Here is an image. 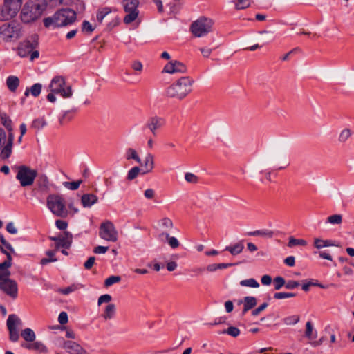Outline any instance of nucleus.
Returning a JSON list of instances; mask_svg holds the SVG:
<instances>
[{"instance_id":"f257e3e1","label":"nucleus","mask_w":354,"mask_h":354,"mask_svg":"<svg viewBox=\"0 0 354 354\" xmlns=\"http://www.w3.org/2000/svg\"><path fill=\"white\" fill-rule=\"evenodd\" d=\"M22 326L21 319L15 314H10L6 321V326L9 333V340L17 342L20 335L24 339L23 343H32L36 339L35 332L29 328H26L19 333V328Z\"/></svg>"},{"instance_id":"f03ea898","label":"nucleus","mask_w":354,"mask_h":354,"mask_svg":"<svg viewBox=\"0 0 354 354\" xmlns=\"http://www.w3.org/2000/svg\"><path fill=\"white\" fill-rule=\"evenodd\" d=\"M194 83L189 76L182 77L167 88L165 95L169 98L183 100L192 92Z\"/></svg>"},{"instance_id":"7ed1b4c3","label":"nucleus","mask_w":354,"mask_h":354,"mask_svg":"<svg viewBox=\"0 0 354 354\" xmlns=\"http://www.w3.org/2000/svg\"><path fill=\"white\" fill-rule=\"evenodd\" d=\"M76 20V12L70 8H62L57 10L53 16L46 17L43 22L46 28H53L66 26Z\"/></svg>"},{"instance_id":"20e7f679","label":"nucleus","mask_w":354,"mask_h":354,"mask_svg":"<svg viewBox=\"0 0 354 354\" xmlns=\"http://www.w3.org/2000/svg\"><path fill=\"white\" fill-rule=\"evenodd\" d=\"M39 36L33 34L21 42L18 46V55L25 57L30 55V59L33 60L39 55V51L35 50L39 45Z\"/></svg>"},{"instance_id":"39448f33","label":"nucleus","mask_w":354,"mask_h":354,"mask_svg":"<svg viewBox=\"0 0 354 354\" xmlns=\"http://www.w3.org/2000/svg\"><path fill=\"white\" fill-rule=\"evenodd\" d=\"M46 205L48 209L56 216L66 218L68 211L64 198L59 194H52L47 196Z\"/></svg>"},{"instance_id":"423d86ee","label":"nucleus","mask_w":354,"mask_h":354,"mask_svg":"<svg viewBox=\"0 0 354 354\" xmlns=\"http://www.w3.org/2000/svg\"><path fill=\"white\" fill-rule=\"evenodd\" d=\"M44 10L38 0H30L25 3L21 12V19L24 23H30L38 19Z\"/></svg>"},{"instance_id":"0eeeda50","label":"nucleus","mask_w":354,"mask_h":354,"mask_svg":"<svg viewBox=\"0 0 354 354\" xmlns=\"http://www.w3.org/2000/svg\"><path fill=\"white\" fill-rule=\"evenodd\" d=\"M0 35L6 41L17 40L22 35L21 26L16 21L4 24L0 27Z\"/></svg>"},{"instance_id":"6e6552de","label":"nucleus","mask_w":354,"mask_h":354,"mask_svg":"<svg viewBox=\"0 0 354 354\" xmlns=\"http://www.w3.org/2000/svg\"><path fill=\"white\" fill-rule=\"evenodd\" d=\"M213 24L211 19L200 17L192 24L190 30L195 37H201L212 32Z\"/></svg>"},{"instance_id":"1a4fd4ad","label":"nucleus","mask_w":354,"mask_h":354,"mask_svg":"<svg viewBox=\"0 0 354 354\" xmlns=\"http://www.w3.org/2000/svg\"><path fill=\"white\" fill-rule=\"evenodd\" d=\"M17 174L16 178L19 181L21 186L28 187L33 184L37 172L26 165H21L17 167Z\"/></svg>"},{"instance_id":"9d476101","label":"nucleus","mask_w":354,"mask_h":354,"mask_svg":"<svg viewBox=\"0 0 354 354\" xmlns=\"http://www.w3.org/2000/svg\"><path fill=\"white\" fill-rule=\"evenodd\" d=\"M13 141V133H9L7 138L5 131L2 128H0V158L2 160H6L10 156Z\"/></svg>"},{"instance_id":"9b49d317","label":"nucleus","mask_w":354,"mask_h":354,"mask_svg":"<svg viewBox=\"0 0 354 354\" xmlns=\"http://www.w3.org/2000/svg\"><path fill=\"white\" fill-rule=\"evenodd\" d=\"M21 0H4L3 5L1 8V20H7L17 14V11L21 6Z\"/></svg>"},{"instance_id":"f8f14e48","label":"nucleus","mask_w":354,"mask_h":354,"mask_svg":"<svg viewBox=\"0 0 354 354\" xmlns=\"http://www.w3.org/2000/svg\"><path fill=\"white\" fill-rule=\"evenodd\" d=\"M99 236L101 239L111 242H115L118 236V231L113 223L110 221H106L101 223L99 229Z\"/></svg>"},{"instance_id":"ddd939ff","label":"nucleus","mask_w":354,"mask_h":354,"mask_svg":"<svg viewBox=\"0 0 354 354\" xmlns=\"http://www.w3.org/2000/svg\"><path fill=\"white\" fill-rule=\"evenodd\" d=\"M123 7L127 15L124 17V22L129 24L134 21L138 17L139 11L138 7V0H123Z\"/></svg>"},{"instance_id":"4468645a","label":"nucleus","mask_w":354,"mask_h":354,"mask_svg":"<svg viewBox=\"0 0 354 354\" xmlns=\"http://www.w3.org/2000/svg\"><path fill=\"white\" fill-rule=\"evenodd\" d=\"M165 124V120L163 118L153 115L147 119L145 124V128L148 129L153 136H156L158 130L163 127Z\"/></svg>"},{"instance_id":"2eb2a0df","label":"nucleus","mask_w":354,"mask_h":354,"mask_svg":"<svg viewBox=\"0 0 354 354\" xmlns=\"http://www.w3.org/2000/svg\"><path fill=\"white\" fill-rule=\"evenodd\" d=\"M0 290L12 299L17 297L18 286L17 282L13 279L0 281Z\"/></svg>"},{"instance_id":"dca6fc26","label":"nucleus","mask_w":354,"mask_h":354,"mask_svg":"<svg viewBox=\"0 0 354 354\" xmlns=\"http://www.w3.org/2000/svg\"><path fill=\"white\" fill-rule=\"evenodd\" d=\"M163 72L171 74L177 73H185L187 72V67L178 61H171L165 65Z\"/></svg>"},{"instance_id":"f3484780","label":"nucleus","mask_w":354,"mask_h":354,"mask_svg":"<svg viewBox=\"0 0 354 354\" xmlns=\"http://www.w3.org/2000/svg\"><path fill=\"white\" fill-rule=\"evenodd\" d=\"M21 346L24 348L34 351L39 354H46L48 352L46 346L40 341H34L32 343H21Z\"/></svg>"},{"instance_id":"a211bd4d","label":"nucleus","mask_w":354,"mask_h":354,"mask_svg":"<svg viewBox=\"0 0 354 354\" xmlns=\"http://www.w3.org/2000/svg\"><path fill=\"white\" fill-rule=\"evenodd\" d=\"M63 340V348L70 354H86V351L73 341Z\"/></svg>"},{"instance_id":"6ab92c4d","label":"nucleus","mask_w":354,"mask_h":354,"mask_svg":"<svg viewBox=\"0 0 354 354\" xmlns=\"http://www.w3.org/2000/svg\"><path fill=\"white\" fill-rule=\"evenodd\" d=\"M60 241L55 244L56 250H58L60 247L68 249L73 241V235L71 232L68 231H65L63 234H60Z\"/></svg>"},{"instance_id":"aec40b11","label":"nucleus","mask_w":354,"mask_h":354,"mask_svg":"<svg viewBox=\"0 0 354 354\" xmlns=\"http://www.w3.org/2000/svg\"><path fill=\"white\" fill-rule=\"evenodd\" d=\"M65 85V80L62 76H56L52 80L49 85V89L52 93H59Z\"/></svg>"},{"instance_id":"412c9836","label":"nucleus","mask_w":354,"mask_h":354,"mask_svg":"<svg viewBox=\"0 0 354 354\" xmlns=\"http://www.w3.org/2000/svg\"><path fill=\"white\" fill-rule=\"evenodd\" d=\"M243 303V309L242 310V315H244L248 310L253 308L257 304V299L252 296H246L243 298V301L239 303Z\"/></svg>"},{"instance_id":"4be33fe9","label":"nucleus","mask_w":354,"mask_h":354,"mask_svg":"<svg viewBox=\"0 0 354 354\" xmlns=\"http://www.w3.org/2000/svg\"><path fill=\"white\" fill-rule=\"evenodd\" d=\"M98 198L93 194H85L82 196L81 202L84 207H90L97 203Z\"/></svg>"},{"instance_id":"5701e85b","label":"nucleus","mask_w":354,"mask_h":354,"mask_svg":"<svg viewBox=\"0 0 354 354\" xmlns=\"http://www.w3.org/2000/svg\"><path fill=\"white\" fill-rule=\"evenodd\" d=\"M144 167L145 170L142 174L151 172L154 167V156L151 153H147L144 160Z\"/></svg>"},{"instance_id":"b1692460","label":"nucleus","mask_w":354,"mask_h":354,"mask_svg":"<svg viewBox=\"0 0 354 354\" xmlns=\"http://www.w3.org/2000/svg\"><path fill=\"white\" fill-rule=\"evenodd\" d=\"M42 85L39 83H36L33 84L30 88H26L24 95L28 97L30 94L35 97H38L41 91Z\"/></svg>"},{"instance_id":"393cba45","label":"nucleus","mask_w":354,"mask_h":354,"mask_svg":"<svg viewBox=\"0 0 354 354\" xmlns=\"http://www.w3.org/2000/svg\"><path fill=\"white\" fill-rule=\"evenodd\" d=\"M115 305L114 304H109L107 306H106L104 312L102 315V317L105 320L111 319L113 318L115 314Z\"/></svg>"},{"instance_id":"a878e982","label":"nucleus","mask_w":354,"mask_h":354,"mask_svg":"<svg viewBox=\"0 0 354 354\" xmlns=\"http://www.w3.org/2000/svg\"><path fill=\"white\" fill-rule=\"evenodd\" d=\"M6 85L10 91L14 92L19 85V80L16 76H9L6 80Z\"/></svg>"},{"instance_id":"bb28decb","label":"nucleus","mask_w":354,"mask_h":354,"mask_svg":"<svg viewBox=\"0 0 354 354\" xmlns=\"http://www.w3.org/2000/svg\"><path fill=\"white\" fill-rule=\"evenodd\" d=\"M248 236H262L265 238H272L274 235V232L270 230L264 229V230H258L253 232H248Z\"/></svg>"},{"instance_id":"cd10ccee","label":"nucleus","mask_w":354,"mask_h":354,"mask_svg":"<svg viewBox=\"0 0 354 354\" xmlns=\"http://www.w3.org/2000/svg\"><path fill=\"white\" fill-rule=\"evenodd\" d=\"M244 245L242 242H239L234 245L227 246L225 250L230 252L231 254L235 256L242 252Z\"/></svg>"},{"instance_id":"c85d7f7f","label":"nucleus","mask_w":354,"mask_h":354,"mask_svg":"<svg viewBox=\"0 0 354 354\" xmlns=\"http://www.w3.org/2000/svg\"><path fill=\"white\" fill-rule=\"evenodd\" d=\"M0 120L2 125H3L9 133H12V120L7 115V114L4 112H0Z\"/></svg>"},{"instance_id":"c756f323","label":"nucleus","mask_w":354,"mask_h":354,"mask_svg":"<svg viewBox=\"0 0 354 354\" xmlns=\"http://www.w3.org/2000/svg\"><path fill=\"white\" fill-rule=\"evenodd\" d=\"M125 158L127 160H134L138 163H141V159L136 151L133 148H128L125 152Z\"/></svg>"},{"instance_id":"7c9ffc66","label":"nucleus","mask_w":354,"mask_h":354,"mask_svg":"<svg viewBox=\"0 0 354 354\" xmlns=\"http://www.w3.org/2000/svg\"><path fill=\"white\" fill-rule=\"evenodd\" d=\"M37 182L38 184L39 189L40 190L46 191L48 189V179L46 175H44V174L39 175L38 176Z\"/></svg>"},{"instance_id":"2f4dec72","label":"nucleus","mask_w":354,"mask_h":354,"mask_svg":"<svg viewBox=\"0 0 354 354\" xmlns=\"http://www.w3.org/2000/svg\"><path fill=\"white\" fill-rule=\"evenodd\" d=\"M352 131L350 129L346 128L341 131L338 136V141L340 143H345L351 136Z\"/></svg>"},{"instance_id":"473e14b6","label":"nucleus","mask_w":354,"mask_h":354,"mask_svg":"<svg viewBox=\"0 0 354 354\" xmlns=\"http://www.w3.org/2000/svg\"><path fill=\"white\" fill-rule=\"evenodd\" d=\"M307 244V241L304 239H297L293 236H290L289 237V241L287 245L288 248H293L297 245L306 246Z\"/></svg>"},{"instance_id":"72a5a7b5","label":"nucleus","mask_w":354,"mask_h":354,"mask_svg":"<svg viewBox=\"0 0 354 354\" xmlns=\"http://www.w3.org/2000/svg\"><path fill=\"white\" fill-rule=\"evenodd\" d=\"M111 12V10L110 8L105 7L97 11V20L100 24H102L103 21V19Z\"/></svg>"},{"instance_id":"f704fd0d","label":"nucleus","mask_w":354,"mask_h":354,"mask_svg":"<svg viewBox=\"0 0 354 354\" xmlns=\"http://www.w3.org/2000/svg\"><path fill=\"white\" fill-rule=\"evenodd\" d=\"M218 334H227L233 337H236L240 335V330L234 326H230L227 329L219 331Z\"/></svg>"},{"instance_id":"c9c22d12","label":"nucleus","mask_w":354,"mask_h":354,"mask_svg":"<svg viewBox=\"0 0 354 354\" xmlns=\"http://www.w3.org/2000/svg\"><path fill=\"white\" fill-rule=\"evenodd\" d=\"M241 286L251 287V288H259V283L257 281L253 278L244 279L240 281Z\"/></svg>"},{"instance_id":"e433bc0d","label":"nucleus","mask_w":354,"mask_h":354,"mask_svg":"<svg viewBox=\"0 0 354 354\" xmlns=\"http://www.w3.org/2000/svg\"><path fill=\"white\" fill-rule=\"evenodd\" d=\"M315 330L311 322H307L306 324L305 337L309 340L313 339V332Z\"/></svg>"},{"instance_id":"4c0bfd02","label":"nucleus","mask_w":354,"mask_h":354,"mask_svg":"<svg viewBox=\"0 0 354 354\" xmlns=\"http://www.w3.org/2000/svg\"><path fill=\"white\" fill-rule=\"evenodd\" d=\"M82 180H79L73 181V182H64L63 185L68 189L77 190L79 188L80 184H82Z\"/></svg>"},{"instance_id":"58836bf2","label":"nucleus","mask_w":354,"mask_h":354,"mask_svg":"<svg viewBox=\"0 0 354 354\" xmlns=\"http://www.w3.org/2000/svg\"><path fill=\"white\" fill-rule=\"evenodd\" d=\"M327 221L333 225H339L342 222V216L341 214H333L327 218Z\"/></svg>"},{"instance_id":"ea45409f","label":"nucleus","mask_w":354,"mask_h":354,"mask_svg":"<svg viewBox=\"0 0 354 354\" xmlns=\"http://www.w3.org/2000/svg\"><path fill=\"white\" fill-rule=\"evenodd\" d=\"M299 315H292L284 318L283 322L286 325H294L299 322Z\"/></svg>"},{"instance_id":"a19ab883","label":"nucleus","mask_w":354,"mask_h":354,"mask_svg":"<svg viewBox=\"0 0 354 354\" xmlns=\"http://www.w3.org/2000/svg\"><path fill=\"white\" fill-rule=\"evenodd\" d=\"M46 121L44 118H37L32 121L31 127L35 129H39L46 125Z\"/></svg>"},{"instance_id":"79ce46f5","label":"nucleus","mask_w":354,"mask_h":354,"mask_svg":"<svg viewBox=\"0 0 354 354\" xmlns=\"http://www.w3.org/2000/svg\"><path fill=\"white\" fill-rule=\"evenodd\" d=\"M274 289L277 290H280L283 286H285L286 281L282 277H276L274 279Z\"/></svg>"},{"instance_id":"37998d69","label":"nucleus","mask_w":354,"mask_h":354,"mask_svg":"<svg viewBox=\"0 0 354 354\" xmlns=\"http://www.w3.org/2000/svg\"><path fill=\"white\" fill-rule=\"evenodd\" d=\"M121 281V277L120 276H111L108 277L104 281V286L106 287H109L114 283H118Z\"/></svg>"},{"instance_id":"c03bdc74","label":"nucleus","mask_w":354,"mask_h":354,"mask_svg":"<svg viewBox=\"0 0 354 354\" xmlns=\"http://www.w3.org/2000/svg\"><path fill=\"white\" fill-rule=\"evenodd\" d=\"M140 169L138 167L131 168L127 174V179L132 180L135 179L139 174Z\"/></svg>"},{"instance_id":"a18cd8bd","label":"nucleus","mask_w":354,"mask_h":354,"mask_svg":"<svg viewBox=\"0 0 354 354\" xmlns=\"http://www.w3.org/2000/svg\"><path fill=\"white\" fill-rule=\"evenodd\" d=\"M185 179L187 182L192 184H196L198 182V177L191 172H187L185 174Z\"/></svg>"},{"instance_id":"49530a36","label":"nucleus","mask_w":354,"mask_h":354,"mask_svg":"<svg viewBox=\"0 0 354 354\" xmlns=\"http://www.w3.org/2000/svg\"><path fill=\"white\" fill-rule=\"evenodd\" d=\"M296 294L292 292H276L274 295V298L276 299H282L284 298H289L295 297Z\"/></svg>"},{"instance_id":"de8ad7c7","label":"nucleus","mask_w":354,"mask_h":354,"mask_svg":"<svg viewBox=\"0 0 354 354\" xmlns=\"http://www.w3.org/2000/svg\"><path fill=\"white\" fill-rule=\"evenodd\" d=\"M250 5V0H238L235 6L237 10H242L249 7Z\"/></svg>"},{"instance_id":"09e8293b","label":"nucleus","mask_w":354,"mask_h":354,"mask_svg":"<svg viewBox=\"0 0 354 354\" xmlns=\"http://www.w3.org/2000/svg\"><path fill=\"white\" fill-rule=\"evenodd\" d=\"M160 223H161V225L162 226V227H164L165 229L169 230V229L173 228V227H174L172 221L167 217H165L162 219H161Z\"/></svg>"},{"instance_id":"8fccbe9b","label":"nucleus","mask_w":354,"mask_h":354,"mask_svg":"<svg viewBox=\"0 0 354 354\" xmlns=\"http://www.w3.org/2000/svg\"><path fill=\"white\" fill-rule=\"evenodd\" d=\"M313 246L318 250L325 248V241L319 238H315L313 240Z\"/></svg>"},{"instance_id":"3c124183","label":"nucleus","mask_w":354,"mask_h":354,"mask_svg":"<svg viewBox=\"0 0 354 354\" xmlns=\"http://www.w3.org/2000/svg\"><path fill=\"white\" fill-rule=\"evenodd\" d=\"M94 30L92 25L88 21H84L82 25V31L91 33Z\"/></svg>"},{"instance_id":"603ef678","label":"nucleus","mask_w":354,"mask_h":354,"mask_svg":"<svg viewBox=\"0 0 354 354\" xmlns=\"http://www.w3.org/2000/svg\"><path fill=\"white\" fill-rule=\"evenodd\" d=\"M8 269L0 270V281L11 280L10 278V272Z\"/></svg>"},{"instance_id":"864d4df0","label":"nucleus","mask_w":354,"mask_h":354,"mask_svg":"<svg viewBox=\"0 0 354 354\" xmlns=\"http://www.w3.org/2000/svg\"><path fill=\"white\" fill-rule=\"evenodd\" d=\"M267 307H268V303L264 302L262 304H261L259 307H257V308L253 310L252 312V315L253 316H257L262 311H263Z\"/></svg>"},{"instance_id":"5fc2aeb1","label":"nucleus","mask_w":354,"mask_h":354,"mask_svg":"<svg viewBox=\"0 0 354 354\" xmlns=\"http://www.w3.org/2000/svg\"><path fill=\"white\" fill-rule=\"evenodd\" d=\"M167 242L169 244V245L173 249L177 248L180 245V242L174 236H171V238H169Z\"/></svg>"},{"instance_id":"6e6d98bb","label":"nucleus","mask_w":354,"mask_h":354,"mask_svg":"<svg viewBox=\"0 0 354 354\" xmlns=\"http://www.w3.org/2000/svg\"><path fill=\"white\" fill-rule=\"evenodd\" d=\"M111 299H112V297L110 295L105 294V295H101L98 298L97 304H98V306H100L102 303H109V301H111Z\"/></svg>"},{"instance_id":"4d7b16f0","label":"nucleus","mask_w":354,"mask_h":354,"mask_svg":"<svg viewBox=\"0 0 354 354\" xmlns=\"http://www.w3.org/2000/svg\"><path fill=\"white\" fill-rule=\"evenodd\" d=\"M0 241L1 244L7 249L11 253H15V250L12 248V246L6 241V240L4 239L3 235H0Z\"/></svg>"},{"instance_id":"13d9d810","label":"nucleus","mask_w":354,"mask_h":354,"mask_svg":"<svg viewBox=\"0 0 354 354\" xmlns=\"http://www.w3.org/2000/svg\"><path fill=\"white\" fill-rule=\"evenodd\" d=\"M60 94L64 98H68V97H71L72 94H73L71 87L70 86H68L66 87V88H63Z\"/></svg>"},{"instance_id":"bf43d9fd","label":"nucleus","mask_w":354,"mask_h":354,"mask_svg":"<svg viewBox=\"0 0 354 354\" xmlns=\"http://www.w3.org/2000/svg\"><path fill=\"white\" fill-rule=\"evenodd\" d=\"M77 289V286L73 284V285H71V286H70L67 288H65L64 289H61L59 290V292L64 295H68V294L76 290Z\"/></svg>"},{"instance_id":"052dcab7","label":"nucleus","mask_w":354,"mask_h":354,"mask_svg":"<svg viewBox=\"0 0 354 354\" xmlns=\"http://www.w3.org/2000/svg\"><path fill=\"white\" fill-rule=\"evenodd\" d=\"M299 286V283L297 281L290 280L286 282L285 287L288 290H292Z\"/></svg>"},{"instance_id":"680f3d73","label":"nucleus","mask_w":354,"mask_h":354,"mask_svg":"<svg viewBox=\"0 0 354 354\" xmlns=\"http://www.w3.org/2000/svg\"><path fill=\"white\" fill-rule=\"evenodd\" d=\"M95 261V257H90L84 264L85 269L90 270L94 265Z\"/></svg>"},{"instance_id":"e2e57ef3","label":"nucleus","mask_w":354,"mask_h":354,"mask_svg":"<svg viewBox=\"0 0 354 354\" xmlns=\"http://www.w3.org/2000/svg\"><path fill=\"white\" fill-rule=\"evenodd\" d=\"M68 315L66 312H62L58 317V321L60 324H65L68 322Z\"/></svg>"},{"instance_id":"0e129e2a","label":"nucleus","mask_w":354,"mask_h":354,"mask_svg":"<svg viewBox=\"0 0 354 354\" xmlns=\"http://www.w3.org/2000/svg\"><path fill=\"white\" fill-rule=\"evenodd\" d=\"M6 230L12 234H15L17 233V229L15 227V224L12 222H10L6 225Z\"/></svg>"},{"instance_id":"69168bd1","label":"nucleus","mask_w":354,"mask_h":354,"mask_svg":"<svg viewBox=\"0 0 354 354\" xmlns=\"http://www.w3.org/2000/svg\"><path fill=\"white\" fill-rule=\"evenodd\" d=\"M120 22V19L118 17H115L114 19H113L111 20V21H110L108 24H107V29L108 30H111L112 28H113L114 27H115L116 26L118 25Z\"/></svg>"},{"instance_id":"338daca9","label":"nucleus","mask_w":354,"mask_h":354,"mask_svg":"<svg viewBox=\"0 0 354 354\" xmlns=\"http://www.w3.org/2000/svg\"><path fill=\"white\" fill-rule=\"evenodd\" d=\"M55 225L58 229L64 230L66 229L68 223L62 220H57L55 222Z\"/></svg>"},{"instance_id":"774afa93","label":"nucleus","mask_w":354,"mask_h":354,"mask_svg":"<svg viewBox=\"0 0 354 354\" xmlns=\"http://www.w3.org/2000/svg\"><path fill=\"white\" fill-rule=\"evenodd\" d=\"M144 196L147 199H153L155 196V191L153 189H147L144 192Z\"/></svg>"}]
</instances>
